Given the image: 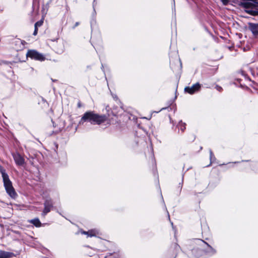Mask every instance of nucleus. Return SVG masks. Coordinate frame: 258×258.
I'll return each instance as SVG.
<instances>
[{
    "label": "nucleus",
    "mask_w": 258,
    "mask_h": 258,
    "mask_svg": "<svg viewBox=\"0 0 258 258\" xmlns=\"http://www.w3.org/2000/svg\"><path fill=\"white\" fill-rule=\"evenodd\" d=\"M107 120L105 115H99L95 113L93 111H88L85 112L81 118L80 124L82 121H88L92 124H100L105 122Z\"/></svg>",
    "instance_id": "obj_1"
},
{
    "label": "nucleus",
    "mask_w": 258,
    "mask_h": 258,
    "mask_svg": "<svg viewBox=\"0 0 258 258\" xmlns=\"http://www.w3.org/2000/svg\"><path fill=\"white\" fill-rule=\"evenodd\" d=\"M239 6L247 14L253 16L258 15V2L256 0H243Z\"/></svg>",
    "instance_id": "obj_2"
},
{
    "label": "nucleus",
    "mask_w": 258,
    "mask_h": 258,
    "mask_svg": "<svg viewBox=\"0 0 258 258\" xmlns=\"http://www.w3.org/2000/svg\"><path fill=\"white\" fill-rule=\"evenodd\" d=\"M0 171L2 173L4 186L7 194L12 198H15L17 194L13 187L12 182L9 179L8 175L6 173L5 170L1 168Z\"/></svg>",
    "instance_id": "obj_3"
},
{
    "label": "nucleus",
    "mask_w": 258,
    "mask_h": 258,
    "mask_svg": "<svg viewBox=\"0 0 258 258\" xmlns=\"http://www.w3.org/2000/svg\"><path fill=\"white\" fill-rule=\"evenodd\" d=\"M26 56L32 59L41 61H44L45 59V57L43 54L34 49L29 50L27 52Z\"/></svg>",
    "instance_id": "obj_4"
},
{
    "label": "nucleus",
    "mask_w": 258,
    "mask_h": 258,
    "mask_svg": "<svg viewBox=\"0 0 258 258\" xmlns=\"http://www.w3.org/2000/svg\"><path fill=\"white\" fill-rule=\"evenodd\" d=\"M195 243L201 246L204 248V246L206 245L207 246V249H203L206 253H210L211 254H214L216 253V251L215 249H214L211 245H210L208 243L205 242L204 240H203L201 239H196L195 240Z\"/></svg>",
    "instance_id": "obj_5"
},
{
    "label": "nucleus",
    "mask_w": 258,
    "mask_h": 258,
    "mask_svg": "<svg viewBox=\"0 0 258 258\" xmlns=\"http://www.w3.org/2000/svg\"><path fill=\"white\" fill-rule=\"evenodd\" d=\"M44 208L41 214L43 217H45L47 213L50 212L51 209L53 208V203L51 199H48L45 200L44 203Z\"/></svg>",
    "instance_id": "obj_6"
},
{
    "label": "nucleus",
    "mask_w": 258,
    "mask_h": 258,
    "mask_svg": "<svg viewBox=\"0 0 258 258\" xmlns=\"http://www.w3.org/2000/svg\"><path fill=\"white\" fill-rule=\"evenodd\" d=\"M201 88V85L199 83L193 85L191 87H186L184 88L185 92L190 94H193L195 92L198 91Z\"/></svg>",
    "instance_id": "obj_7"
},
{
    "label": "nucleus",
    "mask_w": 258,
    "mask_h": 258,
    "mask_svg": "<svg viewBox=\"0 0 258 258\" xmlns=\"http://www.w3.org/2000/svg\"><path fill=\"white\" fill-rule=\"evenodd\" d=\"M13 157L16 164L18 166H22L25 163L24 158L18 153H13Z\"/></svg>",
    "instance_id": "obj_8"
},
{
    "label": "nucleus",
    "mask_w": 258,
    "mask_h": 258,
    "mask_svg": "<svg viewBox=\"0 0 258 258\" xmlns=\"http://www.w3.org/2000/svg\"><path fill=\"white\" fill-rule=\"evenodd\" d=\"M248 28L253 35H258V23H249Z\"/></svg>",
    "instance_id": "obj_9"
},
{
    "label": "nucleus",
    "mask_w": 258,
    "mask_h": 258,
    "mask_svg": "<svg viewBox=\"0 0 258 258\" xmlns=\"http://www.w3.org/2000/svg\"><path fill=\"white\" fill-rule=\"evenodd\" d=\"M0 255L2 258H12L15 256V254L13 252L3 250H0Z\"/></svg>",
    "instance_id": "obj_10"
},
{
    "label": "nucleus",
    "mask_w": 258,
    "mask_h": 258,
    "mask_svg": "<svg viewBox=\"0 0 258 258\" xmlns=\"http://www.w3.org/2000/svg\"><path fill=\"white\" fill-rule=\"evenodd\" d=\"M83 234L87 235L88 236L92 237L96 236L97 234H98V232L97 230L92 229L88 231H83Z\"/></svg>",
    "instance_id": "obj_11"
},
{
    "label": "nucleus",
    "mask_w": 258,
    "mask_h": 258,
    "mask_svg": "<svg viewBox=\"0 0 258 258\" xmlns=\"http://www.w3.org/2000/svg\"><path fill=\"white\" fill-rule=\"evenodd\" d=\"M29 222L37 227L41 226V223L38 218H35L29 221Z\"/></svg>",
    "instance_id": "obj_12"
},
{
    "label": "nucleus",
    "mask_w": 258,
    "mask_h": 258,
    "mask_svg": "<svg viewBox=\"0 0 258 258\" xmlns=\"http://www.w3.org/2000/svg\"><path fill=\"white\" fill-rule=\"evenodd\" d=\"M186 124L184 122H183L181 120L180 121L177 126V127L181 130L182 132H183L185 130Z\"/></svg>",
    "instance_id": "obj_13"
},
{
    "label": "nucleus",
    "mask_w": 258,
    "mask_h": 258,
    "mask_svg": "<svg viewBox=\"0 0 258 258\" xmlns=\"http://www.w3.org/2000/svg\"><path fill=\"white\" fill-rule=\"evenodd\" d=\"M43 20H40L36 23H35L34 27H39L43 24Z\"/></svg>",
    "instance_id": "obj_14"
},
{
    "label": "nucleus",
    "mask_w": 258,
    "mask_h": 258,
    "mask_svg": "<svg viewBox=\"0 0 258 258\" xmlns=\"http://www.w3.org/2000/svg\"><path fill=\"white\" fill-rule=\"evenodd\" d=\"M210 160L211 162L216 159L215 157H214V155L213 154V153L212 151L210 149Z\"/></svg>",
    "instance_id": "obj_15"
},
{
    "label": "nucleus",
    "mask_w": 258,
    "mask_h": 258,
    "mask_svg": "<svg viewBox=\"0 0 258 258\" xmlns=\"http://www.w3.org/2000/svg\"><path fill=\"white\" fill-rule=\"evenodd\" d=\"M221 2L224 5H227L228 4V0H221Z\"/></svg>",
    "instance_id": "obj_16"
},
{
    "label": "nucleus",
    "mask_w": 258,
    "mask_h": 258,
    "mask_svg": "<svg viewBox=\"0 0 258 258\" xmlns=\"http://www.w3.org/2000/svg\"><path fill=\"white\" fill-rule=\"evenodd\" d=\"M216 88L217 89V90L220 92L222 91V88L219 86H218L217 85L216 87Z\"/></svg>",
    "instance_id": "obj_17"
},
{
    "label": "nucleus",
    "mask_w": 258,
    "mask_h": 258,
    "mask_svg": "<svg viewBox=\"0 0 258 258\" xmlns=\"http://www.w3.org/2000/svg\"><path fill=\"white\" fill-rule=\"evenodd\" d=\"M77 105L79 108L81 107L82 104L80 101L78 102Z\"/></svg>",
    "instance_id": "obj_18"
},
{
    "label": "nucleus",
    "mask_w": 258,
    "mask_h": 258,
    "mask_svg": "<svg viewBox=\"0 0 258 258\" xmlns=\"http://www.w3.org/2000/svg\"><path fill=\"white\" fill-rule=\"evenodd\" d=\"M37 33H38V31H37L36 30H34L33 34V35L35 36L37 34Z\"/></svg>",
    "instance_id": "obj_19"
},
{
    "label": "nucleus",
    "mask_w": 258,
    "mask_h": 258,
    "mask_svg": "<svg viewBox=\"0 0 258 258\" xmlns=\"http://www.w3.org/2000/svg\"><path fill=\"white\" fill-rule=\"evenodd\" d=\"M79 22H76L75 24V27L77 26L78 25H79Z\"/></svg>",
    "instance_id": "obj_20"
},
{
    "label": "nucleus",
    "mask_w": 258,
    "mask_h": 258,
    "mask_svg": "<svg viewBox=\"0 0 258 258\" xmlns=\"http://www.w3.org/2000/svg\"><path fill=\"white\" fill-rule=\"evenodd\" d=\"M34 30H36L37 31H38V27H35Z\"/></svg>",
    "instance_id": "obj_21"
},
{
    "label": "nucleus",
    "mask_w": 258,
    "mask_h": 258,
    "mask_svg": "<svg viewBox=\"0 0 258 258\" xmlns=\"http://www.w3.org/2000/svg\"><path fill=\"white\" fill-rule=\"evenodd\" d=\"M195 250V249H192V252H194Z\"/></svg>",
    "instance_id": "obj_22"
},
{
    "label": "nucleus",
    "mask_w": 258,
    "mask_h": 258,
    "mask_svg": "<svg viewBox=\"0 0 258 258\" xmlns=\"http://www.w3.org/2000/svg\"><path fill=\"white\" fill-rule=\"evenodd\" d=\"M44 11V8H43V9H42V11Z\"/></svg>",
    "instance_id": "obj_23"
},
{
    "label": "nucleus",
    "mask_w": 258,
    "mask_h": 258,
    "mask_svg": "<svg viewBox=\"0 0 258 258\" xmlns=\"http://www.w3.org/2000/svg\"><path fill=\"white\" fill-rule=\"evenodd\" d=\"M0 258H2L1 256L0 255Z\"/></svg>",
    "instance_id": "obj_24"
}]
</instances>
